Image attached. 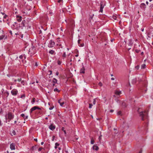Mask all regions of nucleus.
Here are the masks:
<instances>
[{"label": "nucleus", "mask_w": 153, "mask_h": 153, "mask_svg": "<svg viewBox=\"0 0 153 153\" xmlns=\"http://www.w3.org/2000/svg\"><path fill=\"white\" fill-rule=\"evenodd\" d=\"M139 114L140 116L141 117L142 120H143L145 119L148 118V113L146 111H141Z\"/></svg>", "instance_id": "nucleus-1"}, {"label": "nucleus", "mask_w": 153, "mask_h": 153, "mask_svg": "<svg viewBox=\"0 0 153 153\" xmlns=\"http://www.w3.org/2000/svg\"><path fill=\"white\" fill-rule=\"evenodd\" d=\"M14 115L11 112H8L5 116L6 120H7L8 119L9 120V122L14 118Z\"/></svg>", "instance_id": "nucleus-2"}, {"label": "nucleus", "mask_w": 153, "mask_h": 153, "mask_svg": "<svg viewBox=\"0 0 153 153\" xmlns=\"http://www.w3.org/2000/svg\"><path fill=\"white\" fill-rule=\"evenodd\" d=\"M36 109H38L39 110H40V111H39V113H41V109L37 106H35L32 107L31 109L30 110V113H31L33 111L36 110Z\"/></svg>", "instance_id": "nucleus-3"}, {"label": "nucleus", "mask_w": 153, "mask_h": 153, "mask_svg": "<svg viewBox=\"0 0 153 153\" xmlns=\"http://www.w3.org/2000/svg\"><path fill=\"white\" fill-rule=\"evenodd\" d=\"M20 27V26L16 22H15L13 24L12 26V28L14 29H16L17 30H19Z\"/></svg>", "instance_id": "nucleus-4"}, {"label": "nucleus", "mask_w": 153, "mask_h": 153, "mask_svg": "<svg viewBox=\"0 0 153 153\" xmlns=\"http://www.w3.org/2000/svg\"><path fill=\"white\" fill-rule=\"evenodd\" d=\"M55 45V43L53 40H51L48 44V46L50 48H52Z\"/></svg>", "instance_id": "nucleus-5"}, {"label": "nucleus", "mask_w": 153, "mask_h": 153, "mask_svg": "<svg viewBox=\"0 0 153 153\" xmlns=\"http://www.w3.org/2000/svg\"><path fill=\"white\" fill-rule=\"evenodd\" d=\"M18 92L17 90L15 89H13L11 92L12 95L13 96H16L18 94Z\"/></svg>", "instance_id": "nucleus-6"}, {"label": "nucleus", "mask_w": 153, "mask_h": 153, "mask_svg": "<svg viewBox=\"0 0 153 153\" xmlns=\"http://www.w3.org/2000/svg\"><path fill=\"white\" fill-rule=\"evenodd\" d=\"M105 4H103V2L101 1L100 3V8L99 12H102L103 11V9L104 7Z\"/></svg>", "instance_id": "nucleus-7"}, {"label": "nucleus", "mask_w": 153, "mask_h": 153, "mask_svg": "<svg viewBox=\"0 0 153 153\" xmlns=\"http://www.w3.org/2000/svg\"><path fill=\"white\" fill-rule=\"evenodd\" d=\"M26 23L25 20H23L21 23V25H19L20 26V27L22 29L23 27H25Z\"/></svg>", "instance_id": "nucleus-8"}, {"label": "nucleus", "mask_w": 153, "mask_h": 153, "mask_svg": "<svg viewBox=\"0 0 153 153\" xmlns=\"http://www.w3.org/2000/svg\"><path fill=\"white\" fill-rule=\"evenodd\" d=\"M15 145L14 143H12L10 145V149L12 150H15Z\"/></svg>", "instance_id": "nucleus-9"}, {"label": "nucleus", "mask_w": 153, "mask_h": 153, "mask_svg": "<svg viewBox=\"0 0 153 153\" xmlns=\"http://www.w3.org/2000/svg\"><path fill=\"white\" fill-rule=\"evenodd\" d=\"M49 128L51 130L53 131L55 129V127L53 125L51 124L49 126Z\"/></svg>", "instance_id": "nucleus-10"}, {"label": "nucleus", "mask_w": 153, "mask_h": 153, "mask_svg": "<svg viewBox=\"0 0 153 153\" xmlns=\"http://www.w3.org/2000/svg\"><path fill=\"white\" fill-rule=\"evenodd\" d=\"M22 16L18 15L16 16V18L17 21L19 22H20L22 21Z\"/></svg>", "instance_id": "nucleus-11"}, {"label": "nucleus", "mask_w": 153, "mask_h": 153, "mask_svg": "<svg viewBox=\"0 0 153 153\" xmlns=\"http://www.w3.org/2000/svg\"><path fill=\"white\" fill-rule=\"evenodd\" d=\"M52 82L53 83V87L55 85V84L57 83V80L55 78H53V79Z\"/></svg>", "instance_id": "nucleus-12"}, {"label": "nucleus", "mask_w": 153, "mask_h": 153, "mask_svg": "<svg viewBox=\"0 0 153 153\" xmlns=\"http://www.w3.org/2000/svg\"><path fill=\"white\" fill-rule=\"evenodd\" d=\"M94 14L90 13L89 14V20L91 21L93 19V18L94 16Z\"/></svg>", "instance_id": "nucleus-13"}, {"label": "nucleus", "mask_w": 153, "mask_h": 153, "mask_svg": "<svg viewBox=\"0 0 153 153\" xmlns=\"http://www.w3.org/2000/svg\"><path fill=\"white\" fill-rule=\"evenodd\" d=\"M93 150L97 151L99 149V147L97 146V145H94L93 147Z\"/></svg>", "instance_id": "nucleus-14"}, {"label": "nucleus", "mask_w": 153, "mask_h": 153, "mask_svg": "<svg viewBox=\"0 0 153 153\" xmlns=\"http://www.w3.org/2000/svg\"><path fill=\"white\" fill-rule=\"evenodd\" d=\"M85 69V68L83 66L82 68H81L80 70V73H84Z\"/></svg>", "instance_id": "nucleus-15"}, {"label": "nucleus", "mask_w": 153, "mask_h": 153, "mask_svg": "<svg viewBox=\"0 0 153 153\" xmlns=\"http://www.w3.org/2000/svg\"><path fill=\"white\" fill-rule=\"evenodd\" d=\"M61 99H60L58 100V102L59 103L60 105L61 106H63V105L64 104V102H61Z\"/></svg>", "instance_id": "nucleus-16"}, {"label": "nucleus", "mask_w": 153, "mask_h": 153, "mask_svg": "<svg viewBox=\"0 0 153 153\" xmlns=\"http://www.w3.org/2000/svg\"><path fill=\"white\" fill-rule=\"evenodd\" d=\"M68 24L73 27L74 24V21L72 20H70V22L68 23Z\"/></svg>", "instance_id": "nucleus-17"}, {"label": "nucleus", "mask_w": 153, "mask_h": 153, "mask_svg": "<svg viewBox=\"0 0 153 153\" xmlns=\"http://www.w3.org/2000/svg\"><path fill=\"white\" fill-rule=\"evenodd\" d=\"M121 91H116L115 92V94L117 95H120L121 94Z\"/></svg>", "instance_id": "nucleus-18"}, {"label": "nucleus", "mask_w": 153, "mask_h": 153, "mask_svg": "<svg viewBox=\"0 0 153 153\" xmlns=\"http://www.w3.org/2000/svg\"><path fill=\"white\" fill-rule=\"evenodd\" d=\"M137 81V79L136 78H135L132 80V83L133 84H135L136 83Z\"/></svg>", "instance_id": "nucleus-19"}, {"label": "nucleus", "mask_w": 153, "mask_h": 153, "mask_svg": "<svg viewBox=\"0 0 153 153\" xmlns=\"http://www.w3.org/2000/svg\"><path fill=\"white\" fill-rule=\"evenodd\" d=\"M140 7L141 8H146L145 4L144 3H141L140 4Z\"/></svg>", "instance_id": "nucleus-20"}, {"label": "nucleus", "mask_w": 153, "mask_h": 153, "mask_svg": "<svg viewBox=\"0 0 153 153\" xmlns=\"http://www.w3.org/2000/svg\"><path fill=\"white\" fill-rule=\"evenodd\" d=\"M37 148L36 146L35 145L34 146H33L30 149V150L33 151L34 150H36Z\"/></svg>", "instance_id": "nucleus-21"}, {"label": "nucleus", "mask_w": 153, "mask_h": 153, "mask_svg": "<svg viewBox=\"0 0 153 153\" xmlns=\"http://www.w3.org/2000/svg\"><path fill=\"white\" fill-rule=\"evenodd\" d=\"M21 116L23 117L24 119H27L28 118V116H25V114H22L21 115Z\"/></svg>", "instance_id": "nucleus-22"}, {"label": "nucleus", "mask_w": 153, "mask_h": 153, "mask_svg": "<svg viewBox=\"0 0 153 153\" xmlns=\"http://www.w3.org/2000/svg\"><path fill=\"white\" fill-rule=\"evenodd\" d=\"M146 67V65L145 64H143L141 66V68L142 69H143L145 68Z\"/></svg>", "instance_id": "nucleus-23"}, {"label": "nucleus", "mask_w": 153, "mask_h": 153, "mask_svg": "<svg viewBox=\"0 0 153 153\" xmlns=\"http://www.w3.org/2000/svg\"><path fill=\"white\" fill-rule=\"evenodd\" d=\"M94 139H93V138H91V144H94Z\"/></svg>", "instance_id": "nucleus-24"}, {"label": "nucleus", "mask_w": 153, "mask_h": 153, "mask_svg": "<svg viewBox=\"0 0 153 153\" xmlns=\"http://www.w3.org/2000/svg\"><path fill=\"white\" fill-rule=\"evenodd\" d=\"M54 52V51L51 50L49 51V53L51 54H53Z\"/></svg>", "instance_id": "nucleus-25"}, {"label": "nucleus", "mask_w": 153, "mask_h": 153, "mask_svg": "<svg viewBox=\"0 0 153 153\" xmlns=\"http://www.w3.org/2000/svg\"><path fill=\"white\" fill-rule=\"evenodd\" d=\"M4 37V35H2L1 36H0V40L3 39Z\"/></svg>", "instance_id": "nucleus-26"}, {"label": "nucleus", "mask_w": 153, "mask_h": 153, "mask_svg": "<svg viewBox=\"0 0 153 153\" xmlns=\"http://www.w3.org/2000/svg\"><path fill=\"white\" fill-rule=\"evenodd\" d=\"M54 91L55 92V91H57V92H60V90H59L57 88H55L54 89Z\"/></svg>", "instance_id": "nucleus-27"}, {"label": "nucleus", "mask_w": 153, "mask_h": 153, "mask_svg": "<svg viewBox=\"0 0 153 153\" xmlns=\"http://www.w3.org/2000/svg\"><path fill=\"white\" fill-rule=\"evenodd\" d=\"M102 136V135H101L100 136H99V141L100 143L101 142V140L102 139V138H101Z\"/></svg>", "instance_id": "nucleus-28"}, {"label": "nucleus", "mask_w": 153, "mask_h": 153, "mask_svg": "<svg viewBox=\"0 0 153 153\" xmlns=\"http://www.w3.org/2000/svg\"><path fill=\"white\" fill-rule=\"evenodd\" d=\"M117 114L119 115H122V114L121 113V111H120L117 112Z\"/></svg>", "instance_id": "nucleus-29"}, {"label": "nucleus", "mask_w": 153, "mask_h": 153, "mask_svg": "<svg viewBox=\"0 0 153 153\" xmlns=\"http://www.w3.org/2000/svg\"><path fill=\"white\" fill-rule=\"evenodd\" d=\"M35 102V98H33V100L31 102V103L32 104H33Z\"/></svg>", "instance_id": "nucleus-30"}, {"label": "nucleus", "mask_w": 153, "mask_h": 153, "mask_svg": "<svg viewBox=\"0 0 153 153\" xmlns=\"http://www.w3.org/2000/svg\"><path fill=\"white\" fill-rule=\"evenodd\" d=\"M65 128L64 127H62V130L63 131L64 133L65 134H66V131L64 130Z\"/></svg>", "instance_id": "nucleus-31"}, {"label": "nucleus", "mask_w": 153, "mask_h": 153, "mask_svg": "<svg viewBox=\"0 0 153 153\" xmlns=\"http://www.w3.org/2000/svg\"><path fill=\"white\" fill-rule=\"evenodd\" d=\"M135 51L137 53H139V52H140V50L138 49H136L135 50Z\"/></svg>", "instance_id": "nucleus-32"}, {"label": "nucleus", "mask_w": 153, "mask_h": 153, "mask_svg": "<svg viewBox=\"0 0 153 153\" xmlns=\"http://www.w3.org/2000/svg\"><path fill=\"white\" fill-rule=\"evenodd\" d=\"M98 85L100 86H102V83L100 82L99 83Z\"/></svg>", "instance_id": "nucleus-33"}, {"label": "nucleus", "mask_w": 153, "mask_h": 153, "mask_svg": "<svg viewBox=\"0 0 153 153\" xmlns=\"http://www.w3.org/2000/svg\"><path fill=\"white\" fill-rule=\"evenodd\" d=\"M92 106H93V105L92 104H89V108H91Z\"/></svg>", "instance_id": "nucleus-34"}, {"label": "nucleus", "mask_w": 153, "mask_h": 153, "mask_svg": "<svg viewBox=\"0 0 153 153\" xmlns=\"http://www.w3.org/2000/svg\"><path fill=\"white\" fill-rule=\"evenodd\" d=\"M62 56L64 57H66V54L65 52L62 55Z\"/></svg>", "instance_id": "nucleus-35"}, {"label": "nucleus", "mask_w": 153, "mask_h": 153, "mask_svg": "<svg viewBox=\"0 0 153 153\" xmlns=\"http://www.w3.org/2000/svg\"><path fill=\"white\" fill-rule=\"evenodd\" d=\"M43 149V148H42V147L39 148L38 149V151H40Z\"/></svg>", "instance_id": "nucleus-36"}, {"label": "nucleus", "mask_w": 153, "mask_h": 153, "mask_svg": "<svg viewBox=\"0 0 153 153\" xmlns=\"http://www.w3.org/2000/svg\"><path fill=\"white\" fill-rule=\"evenodd\" d=\"M58 64L59 65H60L61 64V62L60 61H57Z\"/></svg>", "instance_id": "nucleus-37"}, {"label": "nucleus", "mask_w": 153, "mask_h": 153, "mask_svg": "<svg viewBox=\"0 0 153 153\" xmlns=\"http://www.w3.org/2000/svg\"><path fill=\"white\" fill-rule=\"evenodd\" d=\"M12 133L14 135H16V132L14 130L13 131H12Z\"/></svg>", "instance_id": "nucleus-38"}, {"label": "nucleus", "mask_w": 153, "mask_h": 153, "mask_svg": "<svg viewBox=\"0 0 153 153\" xmlns=\"http://www.w3.org/2000/svg\"><path fill=\"white\" fill-rule=\"evenodd\" d=\"M96 102V101L95 99L94 100V101L93 102V103L94 105L95 104Z\"/></svg>", "instance_id": "nucleus-39"}, {"label": "nucleus", "mask_w": 153, "mask_h": 153, "mask_svg": "<svg viewBox=\"0 0 153 153\" xmlns=\"http://www.w3.org/2000/svg\"><path fill=\"white\" fill-rule=\"evenodd\" d=\"M53 108H54V106H52V107H50V108H49V110H52V109H53Z\"/></svg>", "instance_id": "nucleus-40"}, {"label": "nucleus", "mask_w": 153, "mask_h": 153, "mask_svg": "<svg viewBox=\"0 0 153 153\" xmlns=\"http://www.w3.org/2000/svg\"><path fill=\"white\" fill-rule=\"evenodd\" d=\"M25 97V94H23V95H22L21 96V98H22L23 97Z\"/></svg>", "instance_id": "nucleus-41"}, {"label": "nucleus", "mask_w": 153, "mask_h": 153, "mask_svg": "<svg viewBox=\"0 0 153 153\" xmlns=\"http://www.w3.org/2000/svg\"><path fill=\"white\" fill-rule=\"evenodd\" d=\"M84 46V43L81 44L79 45V46L80 47H83Z\"/></svg>", "instance_id": "nucleus-42"}, {"label": "nucleus", "mask_w": 153, "mask_h": 153, "mask_svg": "<svg viewBox=\"0 0 153 153\" xmlns=\"http://www.w3.org/2000/svg\"><path fill=\"white\" fill-rule=\"evenodd\" d=\"M55 145L56 146H59V144L58 143H55Z\"/></svg>", "instance_id": "nucleus-43"}, {"label": "nucleus", "mask_w": 153, "mask_h": 153, "mask_svg": "<svg viewBox=\"0 0 153 153\" xmlns=\"http://www.w3.org/2000/svg\"><path fill=\"white\" fill-rule=\"evenodd\" d=\"M49 72H50V74H49V75H51L52 74V71L51 70H49L48 71Z\"/></svg>", "instance_id": "nucleus-44"}, {"label": "nucleus", "mask_w": 153, "mask_h": 153, "mask_svg": "<svg viewBox=\"0 0 153 153\" xmlns=\"http://www.w3.org/2000/svg\"><path fill=\"white\" fill-rule=\"evenodd\" d=\"M21 83L23 85H24L25 82L24 81H22L21 82Z\"/></svg>", "instance_id": "nucleus-45"}, {"label": "nucleus", "mask_w": 153, "mask_h": 153, "mask_svg": "<svg viewBox=\"0 0 153 153\" xmlns=\"http://www.w3.org/2000/svg\"><path fill=\"white\" fill-rule=\"evenodd\" d=\"M113 19H114V20H116V18H117V17L116 16H113Z\"/></svg>", "instance_id": "nucleus-46"}, {"label": "nucleus", "mask_w": 153, "mask_h": 153, "mask_svg": "<svg viewBox=\"0 0 153 153\" xmlns=\"http://www.w3.org/2000/svg\"><path fill=\"white\" fill-rule=\"evenodd\" d=\"M17 81H18L19 82H20L21 80V78H19L17 79Z\"/></svg>", "instance_id": "nucleus-47"}, {"label": "nucleus", "mask_w": 153, "mask_h": 153, "mask_svg": "<svg viewBox=\"0 0 153 153\" xmlns=\"http://www.w3.org/2000/svg\"><path fill=\"white\" fill-rule=\"evenodd\" d=\"M23 56L22 55H20L19 56V58L21 59H22L23 58Z\"/></svg>", "instance_id": "nucleus-48"}, {"label": "nucleus", "mask_w": 153, "mask_h": 153, "mask_svg": "<svg viewBox=\"0 0 153 153\" xmlns=\"http://www.w3.org/2000/svg\"><path fill=\"white\" fill-rule=\"evenodd\" d=\"M81 40L79 39L78 40V43L79 44H80V41H81Z\"/></svg>", "instance_id": "nucleus-49"}, {"label": "nucleus", "mask_w": 153, "mask_h": 153, "mask_svg": "<svg viewBox=\"0 0 153 153\" xmlns=\"http://www.w3.org/2000/svg\"><path fill=\"white\" fill-rule=\"evenodd\" d=\"M135 68L137 69H138L139 68V65H137L136 66Z\"/></svg>", "instance_id": "nucleus-50"}, {"label": "nucleus", "mask_w": 153, "mask_h": 153, "mask_svg": "<svg viewBox=\"0 0 153 153\" xmlns=\"http://www.w3.org/2000/svg\"><path fill=\"white\" fill-rule=\"evenodd\" d=\"M62 1V0H58V2L59 3H60V2H61Z\"/></svg>", "instance_id": "nucleus-51"}, {"label": "nucleus", "mask_w": 153, "mask_h": 153, "mask_svg": "<svg viewBox=\"0 0 153 153\" xmlns=\"http://www.w3.org/2000/svg\"><path fill=\"white\" fill-rule=\"evenodd\" d=\"M142 80L140 79H138V81H139V82H141L142 81Z\"/></svg>", "instance_id": "nucleus-52"}, {"label": "nucleus", "mask_w": 153, "mask_h": 153, "mask_svg": "<svg viewBox=\"0 0 153 153\" xmlns=\"http://www.w3.org/2000/svg\"><path fill=\"white\" fill-rule=\"evenodd\" d=\"M54 138H55V136H53V137H52V141H53L54 140Z\"/></svg>", "instance_id": "nucleus-53"}, {"label": "nucleus", "mask_w": 153, "mask_h": 153, "mask_svg": "<svg viewBox=\"0 0 153 153\" xmlns=\"http://www.w3.org/2000/svg\"><path fill=\"white\" fill-rule=\"evenodd\" d=\"M59 74V72H58L57 71L56 73V75L57 76Z\"/></svg>", "instance_id": "nucleus-54"}, {"label": "nucleus", "mask_w": 153, "mask_h": 153, "mask_svg": "<svg viewBox=\"0 0 153 153\" xmlns=\"http://www.w3.org/2000/svg\"><path fill=\"white\" fill-rule=\"evenodd\" d=\"M114 111V110L111 109L110 110V112L111 113H112Z\"/></svg>", "instance_id": "nucleus-55"}, {"label": "nucleus", "mask_w": 153, "mask_h": 153, "mask_svg": "<svg viewBox=\"0 0 153 153\" xmlns=\"http://www.w3.org/2000/svg\"><path fill=\"white\" fill-rule=\"evenodd\" d=\"M34 140L36 142H37V138H35L34 139Z\"/></svg>", "instance_id": "nucleus-56"}, {"label": "nucleus", "mask_w": 153, "mask_h": 153, "mask_svg": "<svg viewBox=\"0 0 153 153\" xmlns=\"http://www.w3.org/2000/svg\"><path fill=\"white\" fill-rule=\"evenodd\" d=\"M7 15H4V18H6V17H7Z\"/></svg>", "instance_id": "nucleus-57"}, {"label": "nucleus", "mask_w": 153, "mask_h": 153, "mask_svg": "<svg viewBox=\"0 0 153 153\" xmlns=\"http://www.w3.org/2000/svg\"><path fill=\"white\" fill-rule=\"evenodd\" d=\"M142 150L141 149L140 151V152H139L138 153H141L142 152Z\"/></svg>", "instance_id": "nucleus-58"}, {"label": "nucleus", "mask_w": 153, "mask_h": 153, "mask_svg": "<svg viewBox=\"0 0 153 153\" xmlns=\"http://www.w3.org/2000/svg\"><path fill=\"white\" fill-rule=\"evenodd\" d=\"M111 80H114V78L113 77H112L111 78Z\"/></svg>", "instance_id": "nucleus-59"}, {"label": "nucleus", "mask_w": 153, "mask_h": 153, "mask_svg": "<svg viewBox=\"0 0 153 153\" xmlns=\"http://www.w3.org/2000/svg\"><path fill=\"white\" fill-rule=\"evenodd\" d=\"M10 34L11 35L12 34V31H11V30L10 31Z\"/></svg>", "instance_id": "nucleus-60"}, {"label": "nucleus", "mask_w": 153, "mask_h": 153, "mask_svg": "<svg viewBox=\"0 0 153 153\" xmlns=\"http://www.w3.org/2000/svg\"><path fill=\"white\" fill-rule=\"evenodd\" d=\"M37 65H37V63L36 62L35 64V66H37Z\"/></svg>", "instance_id": "nucleus-61"}, {"label": "nucleus", "mask_w": 153, "mask_h": 153, "mask_svg": "<svg viewBox=\"0 0 153 153\" xmlns=\"http://www.w3.org/2000/svg\"><path fill=\"white\" fill-rule=\"evenodd\" d=\"M141 54L142 55H143V52H142L141 53Z\"/></svg>", "instance_id": "nucleus-62"}, {"label": "nucleus", "mask_w": 153, "mask_h": 153, "mask_svg": "<svg viewBox=\"0 0 153 153\" xmlns=\"http://www.w3.org/2000/svg\"><path fill=\"white\" fill-rule=\"evenodd\" d=\"M144 28H142L141 29V30L142 31H144Z\"/></svg>", "instance_id": "nucleus-63"}, {"label": "nucleus", "mask_w": 153, "mask_h": 153, "mask_svg": "<svg viewBox=\"0 0 153 153\" xmlns=\"http://www.w3.org/2000/svg\"><path fill=\"white\" fill-rule=\"evenodd\" d=\"M41 145H43V144H44V142H42L41 143Z\"/></svg>", "instance_id": "nucleus-64"}]
</instances>
